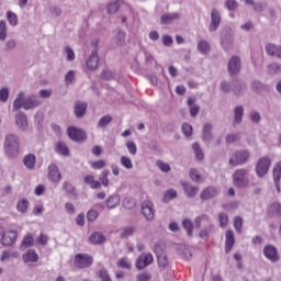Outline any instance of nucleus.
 <instances>
[{"label": "nucleus", "mask_w": 281, "mask_h": 281, "mask_svg": "<svg viewBox=\"0 0 281 281\" xmlns=\"http://www.w3.org/2000/svg\"><path fill=\"white\" fill-rule=\"evenodd\" d=\"M41 104H43V102L41 99H38V97L32 94L25 98V92L20 91L13 101L12 111H21V109H24V111H30L41 106Z\"/></svg>", "instance_id": "nucleus-1"}, {"label": "nucleus", "mask_w": 281, "mask_h": 281, "mask_svg": "<svg viewBox=\"0 0 281 281\" xmlns=\"http://www.w3.org/2000/svg\"><path fill=\"white\" fill-rule=\"evenodd\" d=\"M19 150H21V142L19 136L13 133H9L4 137V153L8 157H18Z\"/></svg>", "instance_id": "nucleus-2"}, {"label": "nucleus", "mask_w": 281, "mask_h": 281, "mask_svg": "<svg viewBox=\"0 0 281 281\" xmlns=\"http://www.w3.org/2000/svg\"><path fill=\"white\" fill-rule=\"evenodd\" d=\"M233 183L235 188H247L249 186V171L245 168L235 170Z\"/></svg>", "instance_id": "nucleus-3"}, {"label": "nucleus", "mask_w": 281, "mask_h": 281, "mask_svg": "<svg viewBox=\"0 0 281 281\" xmlns=\"http://www.w3.org/2000/svg\"><path fill=\"white\" fill-rule=\"evenodd\" d=\"M250 153L247 149L235 151L228 160L229 166H245L249 161Z\"/></svg>", "instance_id": "nucleus-4"}, {"label": "nucleus", "mask_w": 281, "mask_h": 281, "mask_svg": "<svg viewBox=\"0 0 281 281\" xmlns=\"http://www.w3.org/2000/svg\"><path fill=\"white\" fill-rule=\"evenodd\" d=\"M140 212L144 218L149 223L155 221V205L149 200H146L140 204Z\"/></svg>", "instance_id": "nucleus-5"}, {"label": "nucleus", "mask_w": 281, "mask_h": 281, "mask_svg": "<svg viewBox=\"0 0 281 281\" xmlns=\"http://www.w3.org/2000/svg\"><path fill=\"white\" fill-rule=\"evenodd\" d=\"M68 137H70L72 142H87V132L78 127H68Z\"/></svg>", "instance_id": "nucleus-6"}, {"label": "nucleus", "mask_w": 281, "mask_h": 281, "mask_svg": "<svg viewBox=\"0 0 281 281\" xmlns=\"http://www.w3.org/2000/svg\"><path fill=\"white\" fill-rule=\"evenodd\" d=\"M75 265L78 269H87L93 265V258L87 254H78L75 256Z\"/></svg>", "instance_id": "nucleus-7"}, {"label": "nucleus", "mask_w": 281, "mask_h": 281, "mask_svg": "<svg viewBox=\"0 0 281 281\" xmlns=\"http://www.w3.org/2000/svg\"><path fill=\"white\" fill-rule=\"evenodd\" d=\"M271 167V159L267 157H262L258 160L256 166V173L259 177H265L267 172H269V168Z\"/></svg>", "instance_id": "nucleus-8"}, {"label": "nucleus", "mask_w": 281, "mask_h": 281, "mask_svg": "<svg viewBox=\"0 0 281 281\" xmlns=\"http://www.w3.org/2000/svg\"><path fill=\"white\" fill-rule=\"evenodd\" d=\"M155 258L153 257V254L147 252L140 255L136 260V269L142 271L143 269H146L149 265H153Z\"/></svg>", "instance_id": "nucleus-9"}, {"label": "nucleus", "mask_w": 281, "mask_h": 281, "mask_svg": "<svg viewBox=\"0 0 281 281\" xmlns=\"http://www.w3.org/2000/svg\"><path fill=\"white\" fill-rule=\"evenodd\" d=\"M16 238H19V233L16 231L2 233L1 245H3V247H12V245L16 243Z\"/></svg>", "instance_id": "nucleus-10"}, {"label": "nucleus", "mask_w": 281, "mask_h": 281, "mask_svg": "<svg viewBox=\"0 0 281 281\" xmlns=\"http://www.w3.org/2000/svg\"><path fill=\"white\" fill-rule=\"evenodd\" d=\"M240 65H241L240 57L238 56L231 57L227 64L229 76H238V74H240Z\"/></svg>", "instance_id": "nucleus-11"}, {"label": "nucleus", "mask_w": 281, "mask_h": 281, "mask_svg": "<svg viewBox=\"0 0 281 281\" xmlns=\"http://www.w3.org/2000/svg\"><path fill=\"white\" fill-rule=\"evenodd\" d=\"M15 126L22 132H25L27 130L29 123H27V115L23 111H19L15 113Z\"/></svg>", "instance_id": "nucleus-12"}, {"label": "nucleus", "mask_w": 281, "mask_h": 281, "mask_svg": "<svg viewBox=\"0 0 281 281\" xmlns=\"http://www.w3.org/2000/svg\"><path fill=\"white\" fill-rule=\"evenodd\" d=\"M48 179L52 183H58L63 179V173L56 164H50L48 166Z\"/></svg>", "instance_id": "nucleus-13"}, {"label": "nucleus", "mask_w": 281, "mask_h": 281, "mask_svg": "<svg viewBox=\"0 0 281 281\" xmlns=\"http://www.w3.org/2000/svg\"><path fill=\"white\" fill-rule=\"evenodd\" d=\"M221 25V12L216 8L211 10V23L209 25L210 32H216Z\"/></svg>", "instance_id": "nucleus-14"}, {"label": "nucleus", "mask_w": 281, "mask_h": 281, "mask_svg": "<svg viewBox=\"0 0 281 281\" xmlns=\"http://www.w3.org/2000/svg\"><path fill=\"white\" fill-rule=\"evenodd\" d=\"M263 256L270 260V262H278V260H280L276 246L268 245L263 247Z\"/></svg>", "instance_id": "nucleus-15"}, {"label": "nucleus", "mask_w": 281, "mask_h": 281, "mask_svg": "<svg viewBox=\"0 0 281 281\" xmlns=\"http://www.w3.org/2000/svg\"><path fill=\"white\" fill-rule=\"evenodd\" d=\"M247 92V83L240 79H236L233 81V93L238 98L240 95H245Z\"/></svg>", "instance_id": "nucleus-16"}, {"label": "nucleus", "mask_w": 281, "mask_h": 281, "mask_svg": "<svg viewBox=\"0 0 281 281\" xmlns=\"http://www.w3.org/2000/svg\"><path fill=\"white\" fill-rule=\"evenodd\" d=\"M221 43L223 49H231L232 45H234V32L224 31L222 33Z\"/></svg>", "instance_id": "nucleus-17"}, {"label": "nucleus", "mask_w": 281, "mask_h": 281, "mask_svg": "<svg viewBox=\"0 0 281 281\" xmlns=\"http://www.w3.org/2000/svg\"><path fill=\"white\" fill-rule=\"evenodd\" d=\"M233 113V126H240V124H243V117L245 115V108H243V105H237L234 108Z\"/></svg>", "instance_id": "nucleus-18"}, {"label": "nucleus", "mask_w": 281, "mask_h": 281, "mask_svg": "<svg viewBox=\"0 0 281 281\" xmlns=\"http://www.w3.org/2000/svg\"><path fill=\"white\" fill-rule=\"evenodd\" d=\"M216 196H218V189L214 187L205 188L200 193V199L202 201H210V199H216Z\"/></svg>", "instance_id": "nucleus-19"}, {"label": "nucleus", "mask_w": 281, "mask_h": 281, "mask_svg": "<svg viewBox=\"0 0 281 281\" xmlns=\"http://www.w3.org/2000/svg\"><path fill=\"white\" fill-rule=\"evenodd\" d=\"M122 5H124V0H113L109 2L105 7L106 14L109 15L117 14Z\"/></svg>", "instance_id": "nucleus-20"}, {"label": "nucleus", "mask_w": 281, "mask_h": 281, "mask_svg": "<svg viewBox=\"0 0 281 281\" xmlns=\"http://www.w3.org/2000/svg\"><path fill=\"white\" fill-rule=\"evenodd\" d=\"M98 63H100V57L98 56V49H93L86 63L88 69L90 71H95V69H98Z\"/></svg>", "instance_id": "nucleus-21"}, {"label": "nucleus", "mask_w": 281, "mask_h": 281, "mask_svg": "<svg viewBox=\"0 0 281 281\" xmlns=\"http://www.w3.org/2000/svg\"><path fill=\"white\" fill-rule=\"evenodd\" d=\"M182 190L188 199H194L199 194V187H194L189 182H181Z\"/></svg>", "instance_id": "nucleus-22"}, {"label": "nucleus", "mask_w": 281, "mask_h": 281, "mask_svg": "<svg viewBox=\"0 0 281 281\" xmlns=\"http://www.w3.org/2000/svg\"><path fill=\"white\" fill-rule=\"evenodd\" d=\"M181 19V13L173 12V13H165L160 16L161 25H170L173 21H179Z\"/></svg>", "instance_id": "nucleus-23"}, {"label": "nucleus", "mask_w": 281, "mask_h": 281, "mask_svg": "<svg viewBox=\"0 0 281 281\" xmlns=\"http://www.w3.org/2000/svg\"><path fill=\"white\" fill-rule=\"evenodd\" d=\"M87 102L77 101L75 102L74 113L76 117H85L87 115Z\"/></svg>", "instance_id": "nucleus-24"}, {"label": "nucleus", "mask_w": 281, "mask_h": 281, "mask_svg": "<svg viewBox=\"0 0 281 281\" xmlns=\"http://www.w3.org/2000/svg\"><path fill=\"white\" fill-rule=\"evenodd\" d=\"M214 127L212 126V124L210 123H206L204 124L203 126V130H202V139L203 142H205L206 144H210V142L212 139H214V135L212 134V130Z\"/></svg>", "instance_id": "nucleus-25"}, {"label": "nucleus", "mask_w": 281, "mask_h": 281, "mask_svg": "<svg viewBox=\"0 0 281 281\" xmlns=\"http://www.w3.org/2000/svg\"><path fill=\"white\" fill-rule=\"evenodd\" d=\"M83 183H86V186H89L91 190H100V188H102V183L95 180V177L93 176L83 177Z\"/></svg>", "instance_id": "nucleus-26"}, {"label": "nucleus", "mask_w": 281, "mask_h": 281, "mask_svg": "<svg viewBox=\"0 0 281 281\" xmlns=\"http://www.w3.org/2000/svg\"><path fill=\"white\" fill-rule=\"evenodd\" d=\"M280 177H281V162H277L273 168V179L274 186L278 193L281 192L280 190Z\"/></svg>", "instance_id": "nucleus-27"}, {"label": "nucleus", "mask_w": 281, "mask_h": 281, "mask_svg": "<svg viewBox=\"0 0 281 281\" xmlns=\"http://www.w3.org/2000/svg\"><path fill=\"white\" fill-rule=\"evenodd\" d=\"M113 41L116 47H124V45H126V32L119 30Z\"/></svg>", "instance_id": "nucleus-28"}, {"label": "nucleus", "mask_w": 281, "mask_h": 281, "mask_svg": "<svg viewBox=\"0 0 281 281\" xmlns=\"http://www.w3.org/2000/svg\"><path fill=\"white\" fill-rule=\"evenodd\" d=\"M23 164L27 170H34L36 167V156L29 154L23 158Z\"/></svg>", "instance_id": "nucleus-29"}, {"label": "nucleus", "mask_w": 281, "mask_h": 281, "mask_svg": "<svg viewBox=\"0 0 281 281\" xmlns=\"http://www.w3.org/2000/svg\"><path fill=\"white\" fill-rule=\"evenodd\" d=\"M89 241L92 245H102L106 241V237L101 233H92L89 237Z\"/></svg>", "instance_id": "nucleus-30"}, {"label": "nucleus", "mask_w": 281, "mask_h": 281, "mask_svg": "<svg viewBox=\"0 0 281 281\" xmlns=\"http://www.w3.org/2000/svg\"><path fill=\"white\" fill-rule=\"evenodd\" d=\"M234 231L226 232V241H225V252L229 254L232 251V247H234Z\"/></svg>", "instance_id": "nucleus-31"}, {"label": "nucleus", "mask_w": 281, "mask_h": 281, "mask_svg": "<svg viewBox=\"0 0 281 281\" xmlns=\"http://www.w3.org/2000/svg\"><path fill=\"white\" fill-rule=\"evenodd\" d=\"M24 262H38V255L36 254V250H27L23 255Z\"/></svg>", "instance_id": "nucleus-32"}, {"label": "nucleus", "mask_w": 281, "mask_h": 281, "mask_svg": "<svg viewBox=\"0 0 281 281\" xmlns=\"http://www.w3.org/2000/svg\"><path fill=\"white\" fill-rule=\"evenodd\" d=\"M120 205V195L114 194L108 198L106 200V207L108 210H115Z\"/></svg>", "instance_id": "nucleus-33"}, {"label": "nucleus", "mask_w": 281, "mask_h": 281, "mask_svg": "<svg viewBox=\"0 0 281 281\" xmlns=\"http://www.w3.org/2000/svg\"><path fill=\"white\" fill-rule=\"evenodd\" d=\"M182 226L186 229L189 238H192V233L194 232V224L192 223V221L188 218L182 220Z\"/></svg>", "instance_id": "nucleus-34"}, {"label": "nucleus", "mask_w": 281, "mask_h": 281, "mask_svg": "<svg viewBox=\"0 0 281 281\" xmlns=\"http://www.w3.org/2000/svg\"><path fill=\"white\" fill-rule=\"evenodd\" d=\"M250 87L251 90L255 91V93H262V91H267V89H269L267 85L260 81H252Z\"/></svg>", "instance_id": "nucleus-35"}, {"label": "nucleus", "mask_w": 281, "mask_h": 281, "mask_svg": "<svg viewBox=\"0 0 281 281\" xmlns=\"http://www.w3.org/2000/svg\"><path fill=\"white\" fill-rule=\"evenodd\" d=\"M29 205H30V201H27V199L19 200L16 203V210L21 214H25L27 212Z\"/></svg>", "instance_id": "nucleus-36"}, {"label": "nucleus", "mask_w": 281, "mask_h": 281, "mask_svg": "<svg viewBox=\"0 0 281 281\" xmlns=\"http://www.w3.org/2000/svg\"><path fill=\"white\" fill-rule=\"evenodd\" d=\"M56 153L59 155H63V157H68L69 156V147H67V144L59 142L56 145Z\"/></svg>", "instance_id": "nucleus-37"}, {"label": "nucleus", "mask_w": 281, "mask_h": 281, "mask_svg": "<svg viewBox=\"0 0 281 281\" xmlns=\"http://www.w3.org/2000/svg\"><path fill=\"white\" fill-rule=\"evenodd\" d=\"M7 21L12 27H16V25H19V16L12 11L7 12Z\"/></svg>", "instance_id": "nucleus-38"}, {"label": "nucleus", "mask_w": 281, "mask_h": 281, "mask_svg": "<svg viewBox=\"0 0 281 281\" xmlns=\"http://www.w3.org/2000/svg\"><path fill=\"white\" fill-rule=\"evenodd\" d=\"M111 122H113V116L104 115L99 120L97 126L98 128H106V126H109Z\"/></svg>", "instance_id": "nucleus-39"}, {"label": "nucleus", "mask_w": 281, "mask_h": 281, "mask_svg": "<svg viewBox=\"0 0 281 281\" xmlns=\"http://www.w3.org/2000/svg\"><path fill=\"white\" fill-rule=\"evenodd\" d=\"M269 214L272 216H281V204L279 202H274L268 209Z\"/></svg>", "instance_id": "nucleus-40"}, {"label": "nucleus", "mask_w": 281, "mask_h": 281, "mask_svg": "<svg viewBox=\"0 0 281 281\" xmlns=\"http://www.w3.org/2000/svg\"><path fill=\"white\" fill-rule=\"evenodd\" d=\"M192 148L198 161H203L205 156L203 155V149H201V145H199V143H193Z\"/></svg>", "instance_id": "nucleus-41"}, {"label": "nucleus", "mask_w": 281, "mask_h": 281, "mask_svg": "<svg viewBox=\"0 0 281 281\" xmlns=\"http://www.w3.org/2000/svg\"><path fill=\"white\" fill-rule=\"evenodd\" d=\"M198 52H200V54H210V43H207V41H200L198 43Z\"/></svg>", "instance_id": "nucleus-42"}, {"label": "nucleus", "mask_w": 281, "mask_h": 281, "mask_svg": "<svg viewBox=\"0 0 281 281\" xmlns=\"http://www.w3.org/2000/svg\"><path fill=\"white\" fill-rule=\"evenodd\" d=\"M27 247H34V237L30 234L23 238L21 249H27Z\"/></svg>", "instance_id": "nucleus-43"}, {"label": "nucleus", "mask_w": 281, "mask_h": 281, "mask_svg": "<svg viewBox=\"0 0 281 281\" xmlns=\"http://www.w3.org/2000/svg\"><path fill=\"white\" fill-rule=\"evenodd\" d=\"M210 223V216L207 214H202L200 216H196L194 220V224L196 229H201V223Z\"/></svg>", "instance_id": "nucleus-44"}, {"label": "nucleus", "mask_w": 281, "mask_h": 281, "mask_svg": "<svg viewBox=\"0 0 281 281\" xmlns=\"http://www.w3.org/2000/svg\"><path fill=\"white\" fill-rule=\"evenodd\" d=\"M220 89H221V92H222V93H232V91H233V86H232V83H229V81L223 80V81L220 83Z\"/></svg>", "instance_id": "nucleus-45"}, {"label": "nucleus", "mask_w": 281, "mask_h": 281, "mask_svg": "<svg viewBox=\"0 0 281 281\" xmlns=\"http://www.w3.org/2000/svg\"><path fill=\"white\" fill-rule=\"evenodd\" d=\"M281 71V65L278 63H272L268 65V74L271 76H276V74H280Z\"/></svg>", "instance_id": "nucleus-46"}, {"label": "nucleus", "mask_w": 281, "mask_h": 281, "mask_svg": "<svg viewBox=\"0 0 281 281\" xmlns=\"http://www.w3.org/2000/svg\"><path fill=\"white\" fill-rule=\"evenodd\" d=\"M8 38V27L5 21H0V41H5Z\"/></svg>", "instance_id": "nucleus-47"}, {"label": "nucleus", "mask_w": 281, "mask_h": 281, "mask_svg": "<svg viewBox=\"0 0 281 281\" xmlns=\"http://www.w3.org/2000/svg\"><path fill=\"white\" fill-rule=\"evenodd\" d=\"M109 170H103L99 177V181L102 183V186H104V188L109 187Z\"/></svg>", "instance_id": "nucleus-48"}, {"label": "nucleus", "mask_w": 281, "mask_h": 281, "mask_svg": "<svg viewBox=\"0 0 281 281\" xmlns=\"http://www.w3.org/2000/svg\"><path fill=\"white\" fill-rule=\"evenodd\" d=\"M121 165L126 168V170H133V160L126 156L121 157Z\"/></svg>", "instance_id": "nucleus-49"}, {"label": "nucleus", "mask_w": 281, "mask_h": 281, "mask_svg": "<svg viewBox=\"0 0 281 281\" xmlns=\"http://www.w3.org/2000/svg\"><path fill=\"white\" fill-rule=\"evenodd\" d=\"M135 205H136V203L132 198H125L123 200V207L125 210H134Z\"/></svg>", "instance_id": "nucleus-50"}, {"label": "nucleus", "mask_w": 281, "mask_h": 281, "mask_svg": "<svg viewBox=\"0 0 281 281\" xmlns=\"http://www.w3.org/2000/svg\"><path fill=\"white\" fill-rule=\"evenodd\" d=\"M158 266L160 269H166L168 267V256L165 255H158Z\"/></svg>", "instance_id": "nucleus-51"}, {"label": "nucleus", "mask_w": 281, "mask_h": 281, "mask_svg": "<svg viewBox=\"0 0 281 281\" xmlns=\"http://www.w3.org/2000/svg\"><path fill=\"white\" fill-rule=\"evenodd\" d=\"M63 190L67 192V194H71L72 196H76V188L72 187L69 182H64Z\"/></svg>", "instance_id": "nucleus-52"}, {"label": "nucleus", "mask_w": 281, "mask_h": 281, "mask_svg": "<svg viewBox=\"0 0 281 281\" xmlns=\"http://www.w3.org/2000/svg\"><path fill=\"white\" fill-rule=\"evenodd\" d=\"M189 176H190V179H191L192 181H194L195 183H200V181H201V173H199V170H196V169H191V170L189 171Z\"/></svg>", "instance_id": "nucleus-53"}, {"label": "nucleus", "mask_w": 281, "mask_h": 281, "mask_svg": "<svg viewBox=\"0 0 281 281\" xmlns=\"http://www.w3.org/2000/svg\"><path fill=\"white\" fill-rule=\"evenodd\" d=\"M249 120L250 122H252V124H260V120H261L260 113L258 111H251L249 113Z\"/></svg>", "instance_id": "nucleus-54"}, {"label": "nucleus", "mask_w": 281, "mask_h": 281, "mask_svg": "<svg viewBox=\"0 0 281 281\" xmlns=\"http://www.w3.org/2000/svg\"><path fill=\"white\" fill-rule=\"evenodd\" d=\"M225 8H227V10L229 12H234L238 8V1H236V0H227L225 2Z\"/></svg>", "instance_id": "nucleus-55"}, {"label": "nucleus", "mask_w": 281, "mask_h": 281, "mask_svg": "<svg viewBox=\"0 0 281 281\" xmlns=\"http://www.w3.org/2000/svg\"><path fill=\"white\" fill-rule=\"evenodd\" d=\"M8 98H10V90L8 88L0 89V102H8Z\"/></svg>", "instance_id": "nucleus-56"}, {"label": "nucleus", "mask_w": 281, "mask_h": 281, "mask_svg": "<svg viewBox=\"0 0 281 281\" xmlns=\"http://www.w3.org/2000/svg\"><path fill=\"white\" fill-rule=\"evenodd\" d=\"M16 49V40H8L4 45V52Z\"/></svg>", "instance_id": "nucleus-57"}, {"label": "nucleus", "mask_w": 281, "mask_h": 281, "mask_svg": "<svg viewBox=\"0 0 281 281\" xmlns=\"http://www.w3.org/2000/svg\"><path fill=\"white\" fill-rule=\"evenodd\" d=\"M74 80H76V71L69 70L65 75V82H66V85H71L74 82Z\"/></svg>", "instance_id": "nucleus-58"}, {"label": "nucleus", "mask_w": 281, "mask_h": 281, "mask_svg": "<svg viewBox=\"0 0 281 281\" xmlns=\"http://www.w3.org/2000/svg\"><path fill=\"white\" fill-rule=\"evenodd\" d=\"M156 166H157V168H159V170H161V172H170V165H168L161 160H157Z\"/></svg>", "instance_id": "nucleus-59"}, {"label": "nucleus", "mask_w": 281, "mask_h": 281, "mask_svg": "<svg viewBox=\"0 0 281 281\" xmlns=\"http://www.w3.org/2000/svg\"><path fill=\"white\" fill-rule=\"evenodd\" d=\"M135 234V228L133 226L126 227L121 233V238H128V236H133Z\"/></svg>", "instance_id": "nucleus-60"}, {"label": "nucleus", "mask_w": 281, "mask_h": 281, "mask_svg": "<svg viewBox=\"0 0 281 281\" xmlns=\"http://www.w3.org/2000/svg\"><path fill=\"white\" fill-rule=\"evenodd\" d=\"M234 227H235L236 232H238V234H240V232L243 229V217L236 216L234 218Z\"/></svg>", "instance_id": "nucleus-61"}, {"label": "nucleus", "mask_w": 281, "mask_h": 281, "mask_svg": "<svg viewBox=\"0 0 281 281\" xmlns=\"http://www.w3.org/2000/svg\"><path fill=\"white\" fill-rule=\"evenodd\" d=\"M218 222H220V227H225L227 223L229 222V218L225 213H220L218 214Z\"/></svg>", "instance_id": "nucleus-62"}, {"label": "nucleus", "mask_w": 281, "mask_h": 281, "mask_svg": "<svg viewBox=\"0 0 281 281\" xmlns=\"http://www.w3.org/2000/svg\"><path fill=\"white\" fill-rule=\"evenodd\" d=\"M117 267H120L121 269H131V263L128 262V259L121 258L117 261Z\"/></svg>", "instance_id": "nucleus-63"}, {"label": "nucleus", "mask_w": 281, "mask_h": 281, "mask_svg": "<svg viewBox=\"0 0 281 281\" xmlns=\"http://www.w3.org/2000/svg\"><path fill=\"white\" fill-rule=\"evenodd\" d=\"M99 278L101 281H112L111 276H109V272L105 269L99 272Z\"/></svg>", "instance_id": "nucleus-64"}]
</instances>
